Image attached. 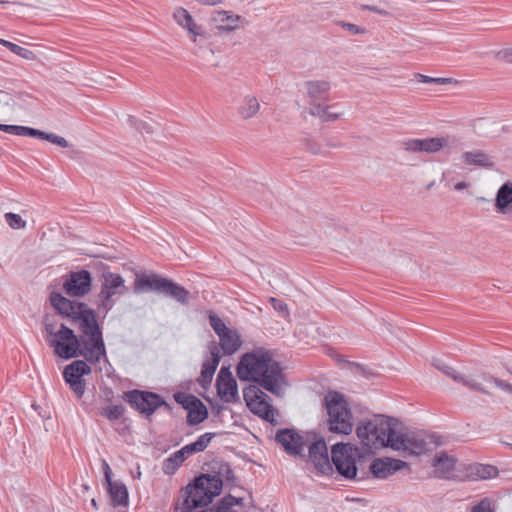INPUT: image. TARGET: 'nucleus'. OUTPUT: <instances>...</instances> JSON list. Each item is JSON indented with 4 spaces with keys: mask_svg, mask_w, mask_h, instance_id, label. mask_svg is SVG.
I'll list each match as a JSON object with an SVG mask.
<instances>
[{
    "mask_svg": "<svg viewBox=\"0 0 512 512\" xmlns=\"http://www.w3.org/2000/svg\"><path fill=\"white\" fill-rule=\"evenodd\" d=\"M51 303L59 314L69 318L82 333L80 342L73 330L63 324L57 330L47 324L46 330L55 354L65 359L81 355L91 364H98L102 360L107 362L102 328L95 311L85 303L70 300L60 294L52 295Z\"/></svg>",
    "mask_w": 512,
    "mask_h": 512,
    "instance_id": "obj_1",
    "label": "nucleus"
},
{
    "mask_svg": "<svg viewBox=\"0 0 512 512\" xmlns=\"http://www.w3.org/2000/svg\"><path fill=\"white\" fill-rule=\"evenodd\" d=\"M356 435L370 449L389 447L409 455H421L427 450L424 437L402 429L390 419L376 418L357 427Z\"/></svg>",
    "mask_w": 512,
    "mask_h": 512,
    "instance_id": "obj_2",
    "label": "nucleus"
},
{
    "mask_svg": "<svg viewBox=\"0 0 512 512\" xmlns=\"http://www.w3.org/2000/svg\"><path fill=\"white\" fill-rule=\"evenodd\" d=\"M240 380L255 382L276 396L284 393L286 385L282 368L273 351L258 347L244 353L236 367Z\"/></svg>",
    "mask_w": 512,
    "mask_h": 512,
    "instance_id": "obj_3",
    "label": "nucleus"
},
{
    "mask_svg": "<svg viewBox=\"0 0 512 512\" xmlns=\"http://www.w3.org/2000/svg\"><path fill=\"white\" fill-rule=\"evenodd\" d=\"M219 476L202 474L188 484L175 504L177 512H193L197 508L209 505L222 490Z\"/></svg>",
    "mask_w": 512,
    "mask_h": 512,
    "instance_id": "obj_4",
    "label": "nucleus"
},
{
    "mask_svg": "<svg viewBox=\"0 0 512 512\" xmlns=\"http://www.w3.org/2000/svg\"><path fill=\"white\" fill-rule=\"evenodd\" d=\"M328 414L329 430L348 435L353 430V415L345 396L337 391H329L324 397Z\"/></svg>",
    "mask_w": 512,
    "mask_h": 512,
    "instance_id": "obj_5",
    "label": "nucleus"
},
{
    "mask_svg": "<svg viewBox=\"0 0 512 512\" xmlns=\"http://www.w3.org/2000/svg\"><path fill=\"white\" fill-rule=\"evenodd\" d=\"M361 458L360 449L350 443H337L332 446L331 460L336 471L348 480L357 475V462Z\"/></svg>",
    "mask_w": 512,
    "mask_h": 512,
    "instance_id": "obj_6",
    "label": "nucleus"
},
{
    "mask_svg": "<svg viewBox=\"0 0 512 512\" xmlns=\"http://www.w3.org/2000/svg\"><path fill=\"white\" fill-rule=\"evenodd\" d=\"M127 292L125 279L117 273L105 272L102 275L100 292L97 295V307L99 311H109L115 304V297Z\"/></svg>",
    "mask_w": 512,
    "mask_h": 512,
    "instance_id": "obj_7",
    "label": "nucleus"
},
{
    "mask_svg": "<svg viewBox=\"0 0 512 512\" xmlns=\"http://www.w3.org/2000/svg\"><path fill=\"white\" fill-rule=\"evenodd\" d=\"M249 410L264 420L277 424V410L269 403V397L258 386L250 385L243 392Z\"/></svg>",
    "mask_w": 512,
    "mask_h": 512,
    "instance_id": "obj_8",
    "label": "nucleus"
},
{
    "mask_svg": "<svg viewBox=\"0 0 512 512\" xmlns=\"http://www.w3.org/2000/svg\"><path fill=\"white\" fill-rule=\"evenodd\" d=\"M454 380L462 383L464 386L483 394H490V390L497 387L505 392L512 394V384L494 377L489 373H480L468 376H453Z\"/></svg>",
    "mask_w": 512,
    "mask_h": 512,
    "instance_id": "obj_9",
    "label": "nucleus"
},
{
    "mask_svg": "<svg viewBox=\"0 0 512 512\" xmlns=\"http://www.w3.org/2000/svg\"><path fill=\"white\" fill-rule=\"evenodd\" d=\"M209 322L219 338L223 354L232 355L241 348L242 338L236 329L227 327L223 320L215 314L209 315Z\"/></svg>",
    "mask_w": 512,
    "mask_h": 512,
    "instance_id": "obj_10",
    "label": "nucleus"
},
{
    "mask_svg": "<svg viewBox=\"0 0 512 512\" xmlns=\"http://www.w3.org/2000/svg\"><path fill=\"white\" fill-rule=\"evenodd\" d=\"M174 399L187 410V423L189 425L200 424L208 417L207 407L196 396L186 393H176Z\"/></svg>",
    "mask_w": 512,
    "mask_h": 512,
    "instance_id": "obj_11",
    "label": "nucleus"
},
{
    "mask_svg": "<svg viewBox=\"0 0 512 512\" xmlns=\"http://www.w3.org/2000/svg\"><path fill=\"white\" fill-rule=\"evenodd\" d=\"M92 288V277L87 270L70 272L64 283L65 293L71 297H84Z\"/></svg>",
    "mask_w": 512,
    "mask_h": 512,
    "instance_id": "obj_12",
    "label": "nucleus"
},
{
    "mask_svg": "<svg viewBox=\"0 0 512 512\" xmlns=\"http://www.w3.org/2000/svg\"><path fill=\"white\" fill-rule=\"evenodd\" d=\"M90 372L91 368L83 360H76L72 362L63 372L65 381L70 385V388L78 398H81L85 391V384L82 380V376L89 374Z\"/></svg>",
    "mask_w": 512,
    "mask_h": 512,
    "instance_id": "obj_13",
    "label": "nucleus"
},
{
    "mask_svg": "<svg viewBox=\"0 0 512 512\" xmlns=\"http://www.w3.org/2000/svg\"><path fill=\"white\" fill-rule=\"evenodd\" d=\"M498 470L495 466L481 463L459 464L457 480L478 481L496 477Z\"/></svg>",
    "mask_w": 512,
    "mask_h": 512,
    "instance_id": "obj_14",
    "label": "nucleus"
},
{
    "mask_svg": "<svg viewBox=\"0 0 512 512\" xmlns=\"http://www.w3.org/2000/svg\"><path fill=\"white\" fill-rule=\"evenodd\" d=\"M217 395L226 403L238 400V385L229 368L222 367L216 379Z\"/></svg>",
    "mask_w": 512,
    "mask_h": 512,
    "instance_id": "obj_15",
    "label": "nucleus"
},
{
    "mask_svg": "<svg viewBox=\"0 0 512 512\" xmlns=\"http://www.w3.org/2000/svg\"><path fill=\"white\" fill-rule=\"evenodd\" d=\"M127 401L141 413L151 415L162 404V399L155 393L134 390L127 394Z\"/></svg>",
    "mask_w": 512,
    "mask_h": 512,
    "instance_id": "obj_16",
    "label": "nucleus"
},
{
    "mask_svg": "<svg viewBox=\"0 0 512 512\" xmlns=\"http://www.w3.org/2000/svg\"><path fill=\"white\" fill-rule=\"evenodd\" d=\"M309 459L319 473L328 475L333 471L327 445L323 439L311 443L309 446Z\"/></svg>",
    "mask_w": 512,
    "mask_h": 512,
    "instance_id": "obj_17",
    "label": "nucleus"
},
{
    "mask_svg": "<svg viewBox=\"0 0 512 512\" xmlns=\"http://www.w3.org/2000/svg\"><path fill=\"white\" fill-rule=\"evenodd\" d=\"M175 22L188 33L189 39L196 43L198 37L205 36L202 27L198 25L191 14L183 7H177L173 11Z\"/></svg>",
    "mask_w": 512,
    "mask_h": 512,
    "instance_id": "obj_18",
    "label": "nucleus"
},
{
    "mask_svg": "<svg viewBox=\"0 0 512 512\" xmlns=\"http://www.w3.org/2000/svg\"><path fill=\"white\" fill-rule=\"evenodd\" d=\"M276 441L290 455H300L306 445L304 438L292 429L279 431L276 434Z\"/></svg>",
    "mask_w": 512,
    "mask_h": 512,
    "instance_id": "obj_19",
    "label": "nucleus"
},
{
    "mask_svg": "<svg viewBox=\"0 0 512 512\" xmlns=\"http://www.w3.org/2000/svg\"><path fill=\"white\" fill-rule=\"evenodd\" d=\"M434 475L443 479L457 480L459 465L456 460L444 453H438L433 460Z\"/></svg>",
    "mask_w": 512,
    "mask_h": 512,
    "instance_id": "obj_20",
    "label": "nucleus"
},
{
    "mask_svg": "<svg viewBox=\"0 0 512 512\" xmlns=\"http://www.w3.org/2000/svg\"><path fill=\"white\" fill-rule=\"evenodd\" d=\"M405 466H407V464L402 460L392 458H378L373 460L370 464V471L374 477L379 479H386Z\"/></svg>",
    "mask_w": 512,
    "mask_h": 512,
    "instance_id": "obj_21",
    "label": "nucleus"
},
{
    "mask_svg": "<svg viewBox=\"0 0 512 512\" xmlns=\"http://www.w3.org/2000/svg\"><path fill=\"white\" fill-rule=\"evenodd\" d=\"M305 89L310 105L324 103L330 100L331 83L326 80H311L305 83Z\"/></svg>",
    "mask_w": 512,
    "mask_h": 512,
    "instance_id": "obj_22",
    "label": "nucleus"
},
{
    "mask_svg": "<svg viewBox=\"0 0 512 512\" xmlns=\"http://www.w3.org/2000/svg\"><path fill=\"white\" fill-rule=\"evenodd\" d=\"M212 22L219 32H231L243 26L241 16L225 10L215 11L212 15Z\"/></svg>",
    "mask_w": 512,
    "mask_h": 512,
    "instance_id": "obj_23",
    "label": "nucleus"
},
{
    "mask_svg": "<svg viewBox=\"0 0 512 512\" xmlns=\"http://www.w3.org/2000/svg\"><path fill=\"white\" fill-rule=\"evenodd\" d=\"M494 207L502 215H512V182H506L498 189Z\"/></svg>",
    "mask_w": 512,
    "mask_h": 512,
    "instance_id": "obj_24",
    "label": "nucleus"
},
{
    "mask_svg": "<svg viewBox=\"0 0 512 512\" xmlns=\"http://www.w3.org/2000/svg\"><path fill=\"white\" fill-rule=\"evenodd\" d=\"M166 278L160 277L156 274H141L137 275L134 282V290L137 293L145 292L148 290L162 291Z\"/></svg>",
    "mask_w": 512,
    "mask_h": 512,
    "instance_id": "obj_25",
    "label": "nucleus"
},
{
    "mask_svg": "<svg viewBox=\"0 0 512 512\" xmlns=\"http://www.w3.org/2000/svg\"><path fill=\"white\" fill-rule=\"evenodd\" d=\"M466 165L477 166L481 168H492L494 160L491 156L481 150L467 151L461 155Z\"/></svg>",
    "mask_w": 512,
    "mask_h": 512,
    "instance_id": "obj_26",
    "label": "nucleus"
},
{
    "mask_svg": "<svg viewBox=\"0 0 512 512\" xmlns=\"http://www.w3.org/2000/svg\"><path fill=\"white\" fill-rule=\"evenodd\" d=\"M337 108V104L329 105L327 102L317 103L313 106H310V113L319 117L322 121L325 122L335 121L342 115L341 111H336Z\"/></svg>",
    "mask_w": 512,
    "mask_h": 512,
    "instance_id": "obj_27",
    "label": "nucleus"
},
{
    "mask_svg": "<svg viewBox=\"0 0 512 512\" xmlns=\"http://www.w3.org/2000/svg\"><path fill=\"white\" fill-rule=\"evenodd\" d=\"M193 455V452L189 449L188 445H185L180 450L173 453L165 462L163 470L166 474H173L178 467L189 457Z\"/></svg>",
    "mask_w": 512,
    "mask_h": 512,
    "instance_id": "obj_28",
    "label": "nucleus"
},
{
    "mask_svg": "<svg viewBox=\"0 0 512 512\" xmlns=\"http://www.w3.org/2000/svg\"><path fill=\"white\" fill-rule=\"evenodd\" d=\"M260 109L259 101L254 96H245L237 107V113L242 119L254 117Z\"/></svg>",
    "mask_w": 512,
    "mask_h": 512,
    "instance_id": "obj_29",
    "label": "nucleus"
},
{
    "mask_svg": "<svg viewBox=\"0 0 512 512\" xmlns=\"http://www.w3.org/2000/svg\"><path fill=\"white\" fill-rule=\"evenodd\" d=\"M106 485L114 506L128 504V491L123 483L110 481Z\"/></svg>",
    "mask_w": 512,
    "mask_h": 512,
    "instance_id": "obj_30",
    "label": "nucleus"
},
{
    "mask_svg": "<svg viewBox=\"0 0 512 512\" xmlns=\"http://www.w3.org/2000/svg\"><path fill=\"white\" fill-rule=\"evenodd\" d=\"M220 357L221 356L219 355V353L213 350L211 351V359L209 361L204 362L202 365L200 379L202 384L211 382L213 375L219 365Z\"/></svg>",
    "mask_w": 512,
    "mask_h": 512,
    "instance_id": "obj_31",
    "label": "nucleus"
},
{
    "mask_svg": "<svg viewBox=\"0 0 512 512\" xmlns=\"http://www.w3.org/2000/svg\"><path fill=\"white\" fill-rule=\"evenodd\" d=\"M162 291L176 299L182 304H187L189 301V292L182 286L166 279Z\"/></svg>",
    "mask_w": 512,
    "mask_h": 512,
    "instance_id": "obj_32",
    "label": "nucleus"
},
{
    "mask_svg": "<svg viewBox=\"0 0 512 512\" xmlns=\"http://www.w3.org/2000/svg\"><path fill=\"white\" fill-rule=\"evenodd\" d=\"M449 137H430L422 139V152L437 153L448 145Z\"/></svg>",
    "mask_w": 512,
    "mask_h": 512,
    "instance_id": "obj_33",
    "label": "nucleus"
},
{
    "mask_svg": "<svg viewBox=\"0 0 512 512\" xmlns=\"http://www.w3.org/2000/svg\"><path fill=\"white\" fill-rule=\"evenodd\" d=\"M215 437V433L207 432L198 437V439L190 444L189 449L193 452V454L204 451L208 445L211 443L212 439Z\"/></svg>",
    "mask_w": 512,
    "mask_h": 512,
    "instance_id": "obj_34",
    "label": "nucleus"
},
{
    "mask_svg": "<svg viewBox=\"0 0 512 512\" xmlns=\"http://www.w3.org/2000/svg\"><path fill=\"white\" fill-rule=\"evenodd\" d=\"M0 130L13 135L32 137V127L0 124Z\"/></svg>",
    "mask_w": 512,
    "mask_h": 512,
    "instance_id": "obj_35",
    "label": "nucleus"
},
{
    "mask_svg": "<svg viewBox=\"0 0 512 512\" xmlns=\"http://www.w3.org/2000/svg\"><path fill=\"white\" fill-rule=\"evenodd\" d=\"M34 137H38L40 139L47 140L55 145L66 148L68 147V142L65 138L58 136L53 133H45L40 130L34 129Z\"/></svg>",
    "mask_w": 512,
    "mask_h": 512,
    "instance_id": "obj_36",
    "label": "nucleus"
},
{
    "mask_svg": "<svg viewBox=\"0 0 512 512\" xmlns=\"http://www.w3.org/2000/svg\"><path fill=\"white\" fill-rule=\"evenodd\" d=\"M124 413L122 405H109L102 407L100 414L110 421L118 420Z\"/></svg>",
    "mask_w": 512,
    "mask_h": 512,
    "instance_id": "obj_37",
    "label": "nucleus"
},
{
    "mask_svg": "<svg viewBox=\"0 0 512 512\" xmlns=\"http://www.w3.org/2000/svg\"><path fill=\"white\" fill-rule=\"evenodd\" d=\"M415 78L421 83H434V84H438V85H448V84H452L455 82V80H453L452 78H444V77L435 78V77H430V76L423 75L420 73H416Z\"/></svg>",
    "mask_w": 512,
    "mask_h": 512,
    "instance_id": "obj_38",
    "label": "nucleus"
},
{
    "mask_svg": "<svg viewBox=\"0 0 512 512\" xmlns=\"http://www.w3.org/2000/svg\"><path fill=\"white\" fill-rule=\"evenodd\" d=\"M4 218L12 229H22L26 226V221L19 214L8 212Z\"/></svg>",
    "mask_w": 512,
    "mask_h": 512,
    "instance_id": "obj_39",
    "label": "nucleus"
},
{
    "mask_svg": "<svg viewBox=\"0 0 512 512\" xmlns=\"http://www.w3.org/2000/svg\"><path fill=\"white\" fill-rule=\"evenodd\" d=\"M0 44L7 47L10 51H12L13 53H15L23 58H26V59L30 58L31 52L24 47H21L15 43H12V42H9V41L3 40V39H0Z\"/></svg>",
    "mask_w": 512,
    "mask_h": 512,
    "instance_id": "obj_40",
    "label": "nucleus"
},
{
    "mask_svg": "<svg viewBox=\"0 0 512 512\" xmlns=\"http://www.w3.org/2000/svg\"><path fill=\"white\" fill-rule=\"evenodd\" d=\"M403 147L408 152H422V139H408L403 142Z\"/></svg>",
    "mask_w": 512,
    "mask_h": 512,
    "instance_id": "obj_41",
    "label": "nucleus"
},
{
    "mask_svg": "<svg viewBox=\"0 0 512 512\" xmlns=\"http://www.w3.org/2000/svg\"><path fill=\"white\" fill-rule=\"evenodd\" d=\"M493 501L490 498L482 499L477 505L473 506L471 512H494Z\"/></svg>",
    "mask_w": 512,
    "mask_h": 512,
    "instance_id": "obj_42",
    "label": "nucleus"
},
{
    "mask_svg": "<svg viewBox=\"0 0 512 512\" xmlns=\"http://www.w3.org/2000/svg\"><path fill=\"white\" fill-rule=\"evenodd\" d=\"M496 58L500 61L512 64V46L505 47L497 51Z\"/></svg>",
    "mask_w": 512,
    "mask_h": 512,
    "instance_id": "obj_43",
    "label": "nucleus"
},
{
    "mask_svg": "<svg viewBox=\"0 0 512 512\" xmlns=\"http://www.w3.org/2000/svg\"><path fill=\"white\" fill-rule=\"evenodd\" d=\"M338 24L352 35L364 34L365 29L352 23L338 22Z\"/></svg>",
    "mask_w": 512,
    "mask_h": 512,
    "instance_id": "obj_44",
    "label": "nucleus"
},
{
    "mask_svg": "<svg viewBox=\"0 0 512 512\" xmlns=\"http://www.w3.org/2000/svg\"><path fill=\"white\" fill-rule=\"evenodd\" d=\"M269 302L276 311L281 313L287 312V304L284 303L283 301L275 297H270Z\"/></svg>",
    "mask_w": 512,
    "mask_h": 512,
    "instance_id": "obj_45",
    "label": "nucleus"
},
{
    "mask_svg": "<svg viewBox=\"0 0 512 512\" xmlns=\"http://www.w3.org/2000/svg\"><path fill=\"white\" fill-rule=\"evenodd\" d=\"M102 468L105 476V483H110V481H112V471L109 464L105 460L102 461Z\"/></svg>",
    "mask_w": 512,
    "mask_h": 512,
    "instance_id": "obj_46",
    "label": "nucleus"
},
{
    "mask_svg": "<svg viewBox=\"0 0 512 512\" xmlns=\"http://www.w3.org/2000/svg\"><path fill=\"white\" fill-rule=\"evenodd\" d=\"M361 8L364 9V10L372 11V12L380 14V15H387L388 14L387 11L382 10V9L376 7V6L362 5Z\"/></svg>",
    "mask_w": 512,
    "mask_h": 512,
    "instance_id": "obj_47",
    "label": "nucleus"
},
{
    "mask_svg": "<svg viewBox=\"0 0 512 512\" xmlns=\"http://www.w3.org/2000/svg\"><path fill=\"white\" fill-rule=\"evenodd\" d=\"M18 257L24 256V254H29V243H23L17 250Z\"/></svg>",
    "mask_w": 512,
    "mask_h": 512,
    "instance_id": "obj_48",
    "label": "nucleus"
},
{
    "mask_svg": "<svg viewBox=\"0 0 512 512\" xmlns=\"http://www.w3.org/2000/svg\"><path fill=\"white\" fill-rule=\"evenodd\" d=\"M467 187H468V184H467L466 182H458V183L454 186L455 190H458V191H459V190H463V189H465V188H467Z\"/></svg>",
    "mask_w": 512,
    "mask_h": 512,
    "instance_id": "obj_49",
    "label": "nucleus"
},
{
    "mask_svg": "<svg viewBox=\"0 0 512 512\" xmlns=\"http://www.w3.org/2000/svg\"><path fill=\"white\" fill-rule=\"evenodd\" d=\"M310 150H311V152H312V153H314V154H316V153H319V152H320V151H319V149L310 148Z\"/></svg>",
    "mask_w": 512,
    "mask_h": 512,
    "instance_id": "obj_50",
    "label": "nucleus"
},
{
    "mask_svg": "<svg viewBox=\"0 0 512 512\" xmlns=\"http://www.w3.org/2000/svg\"><path fill=\"white\" fill-rule=\"evenodd\" d=\"M7 3V1H0V4H5Z\"/></svg>",
    "mask_w": 512,
    "mask_h": 512,
    "instance_id": "obj_51",
    "label": "nucleus"
}]
</instances>
